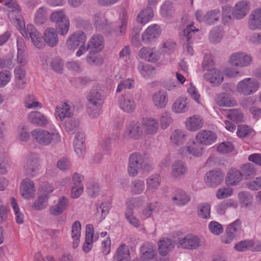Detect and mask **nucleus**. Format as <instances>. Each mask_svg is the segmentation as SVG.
Returning a JSON list of instances; mask_svg holds the SVG:
<instances>
[{
	"instance_id": "obj_1",
	"label": "nucleus",
	"mask_w": 261,
	"mask_h": 261,
	"mask_svg": "<svg viewBox=\"0 0 261 261\" xmlns=\"http://www.w3.org/2000/svg\"><path fill=\"white\" fill-rule=\"evenodd\" d=\"M33 139L43 146L54 145L61 141L59 130L55 127L49 129L36 128L31 132Z\"/></svg>"
},
{
	"instance_id": "obj_2",
	"label": "nucleus",
	"mask_w": 261,
	"mask_h": 261,
	"mask_svg": "<svg viewBox=\"0 0 261 261\" xmlns=\"http://www.w3.org/2000/svg\"><path fill=\"white\" fill-rule=\"evenodd\" d=\"M105 99V96L100 90H94L88 96V112L92 118H96L100 114V111Z\"/></svg>"
},
{
	"instance_id": "obj_3",
	"label": "nucleus",
	"mask_w": 261,
	"mask_h": 261,
	"mask_svg": "<svg viewBox=\"0 0 261 261\" xmlns=\"http://www.w3.org/2000/svg\"><path fill=\"white\" fill-rule=\"evenodd\" d=\"M23 169L24 174L30 177L39 175L40 172L39 155L35 152H31L25 157Z\"/></svg>"
},
{
	"instance_id": "obj_4",
	"label": "nucleus",
	"mask_w": 261,
	"mask_h": 261,
	"mask_svg": "<svg viewBox=\"0 0 261 261\" xmlns=\"http://www.w3.org/2000/svg\"><path fill=\"white\" fill-rule=\"evenodd\" d=\"M260 83L254 77H246L238 82L236 91L244 96H249L256 92L260 88Z\"/></svg>"
},
{
	"instance_id": "obj_5",
	"label": "nucleus",
	"mask_w": 261,
	"mask_h": 261,
	"mask_svg": "<svg viewBox=\"0 0 261 261\" xmlns=\"http://www.w3.org/2000/svg\"><path fill=\"white\" fill-rule=\"evenodd\" d=\"M146 162L144 157L139 152L132 153L128 158L127 173L131 177L137 176L145 168Z\"/></svg>"
},
{
	"instance_id": "obj_6",
	"label": "nucleus",
	"mask_w": 261,
	"mask_h": 261,
	"mask_svg": "<svg viewBox=\"0 0 261 261\" xmlns=\"http://www.w3.org/2000/svg\"><path fill=\"white\" fill-rule=\"evenodd\" d=\"M228 63L233 66L241 68L246 67L251 65L252 58L245 52L237 51L230 55L228 58Z\"/></svg>"
},
{
	"instance_id": "obj_7",
	"label": "nucleus",
	"mask_w": 261,
	"mask_h": 261,
	"mask_svg": "<svg viewBox=\"0 0 261 261\" xmlns=\"http://www.w3.org/2000/svg\"><path fill=\"white\" fill-rule=\"evenodd\" d=\"M20 32L24 37L27 38H30L33 45L36 47L42 48L45 46L41 34L33 24H28L27 29L24 27Z\"/></svg>"
},
{
	"instance_id": "obj_8",
	"label": "nucleus",
	"mask_w": 261,
	"mask_h": 261,
	"mask_svg": "<svg viewBox=\"0 0 261 261\" xmlns=\"http://www.w3.org/2000/svg\"><path fill=\"white\" fill-rule=\"evenodd\" d=\"M221 13L219 9H215L207 11L204 15L202 11L198 10L195 12L196 19L199 22H204L208 25L216 23L221 17Z\"/></svg>"
},
{
	"instance_id": "obj_9",
	"label": "nucleus",
	"mask_w": 261,
	"mask_h": 261,
	"mask_svg": "<svg viewBox=\"0 0 261 261\" xmlns=\"http://www.w3.org/2000/svg\"><path fill=\"white\" fill-rule=\"evenodd\" d=\"M87 40L86 34L81 31L73 32L67 38L66 41L67 47L72 50H74L81 44L85 43Z\"/></svg>"
},
{
	"instance_id": "obj_10",
	"label": "nucleus",
	"mask_w": 261,
	"mask_h": 261,
	"mask_svg": "<svg viewBox=\"0 0 261 261\" xmlns=\"http://www.w3.org/2000/svg\"><path fill=\"white\" fill-rule=\"evenodd\" d=\"M201 245V239L193 234H188L184 237L179 238L177 243L179 247L189 250L196 249Z\"/></svg>"
},
{
	"instance_id": "obj_11",
	"label": "nucleus",
	"mask_w": 261,
	"mask_h": 261,
	"mask_svg": "<svg viewBox=\"0 0 261 261\" xmlns=\"http://www.w3.org/2000/svg\"><path fill=\"white\" fill-rule=\"evenodd\" d=\"M53 191V188L47 185L43 192L40 194L32 204V208L36 211H42L48 205V195Z\"/></svg>"
},
{
	"instance_id": "obj_12",
	"label": "nucleus",
	"mask_w": 261,
	"mask_h": 261,
	"mask_svg": "<svg viewBox=\"0 0 261 261\" xmlns=\"http://www.w3.org/2000/svg\"><path fill=\"white\" fill-rule=\"evenodd\" d=\"M139 198H134L128 199L126 201L127 209L126 211L125 216L129 223L136 227L140 226V222L134 216L133 208L139 206Z\"/></svg>"
},
{
	"instance_id": "obj_13",
	"label": "nucleus",
	"mask_w": 261,
	"mask_h": 261,
	"mask_svg": "<svg viewBox=\"0 0 261 261\" xmlns=\"http://www.w3.org/2000/svg\"><path fill=\"white\" fill-rule=\"evenodd\" d=\"M142 130L145 134L149 136L155 135L159 128L158 119L152 117H145L142 120Z\"/></svg>"
},
{
	"instance_id": "obj_14",
	"label": "nucleus",
	"mask_w": 261,
	"mask_h": 261,
	"mask_svg": "<svg viewBox=\"0 0 261 261\" xmlns=\"http://www.w3.org/2000/svg\"><path fill=\"white\" fill-rule=\"evenodd\" d=\"M224 176V173L222 170H211L206 173L204 181L207 186L215 187L222 182Z\"/></svg>"
},
{
	"instance_id": "obj_15",
	"label": "nucleus",
	"mask_w": 261,
	"mask_h": 261,
	"mask_svg": "<svg viewBox=\"0 0 261 261\" xmlns=\"http://www.w3.org/2000/svg\"><path fill=\"white\" fill-rule=\"evenodd\" d=\"M118 104L120 109L127 113L133 112L136 108V103L135 101L134 98L129 94L120 96L118 100Z\"/></svg>"
},
{
	"instance_id": "obj_16",
	"label": "nucleus",
	"mask_w": 261,
	"mask_h": 261,
	"mask_svg": "<svg viewBox=\"0 0 261 261\" xmlns=\"http://www.w3.org/2000/svg\"><path fill=\"white\" fill-rule=\"evenodd\" d=\"M217 138V135L210 130H200L195 137L197 142L203 145H210L214 143Z\"/></svg>"
},
{
	"instance_id": "obj_17",
	"label": "nucleus",
	"mask_w": 261,
	"mask_h": 261,
	"mask_svg": "<svg viewBox=\"0 0 261 261\" xmlns=\"http://www.w3.org/2000/svg\"><path fill=\"white\" fill-rule=\"evenodd\" d=\"M140 261H156L157 251L155 246L152 243H145L141 248Z\"/></svg>"
},
{
	"instance_id": "obj_18",
	"label": "nucleus",
	"mask_w": 261,
	"mask_h": 261,
	"mask_svg": "<svg viewBox=\"0 0 261 261\" xmlns=\"http://www.w3.org/2000/svg\"><path fill=\"white\" fill-rule=\"evenodd\" d=\"M143 134L141 124L137 121H131L125 127V135L135 140L140 139Z\"/></svg>"
},
{
	"instance_id": "obj_19",
	"label": "nucleus",
	"mask_w": 261,
	"mask_h": 261,
	"mask_svg": "<svg viewBox=\"0 0 261 261\" xmlns=\"http://www.w3.org/2000/svg\"><path fill=\"white\" fill-rule=\"evenodd\" d=\"M243 180L240 170L234 168L229 169L225 177V184L229 187H234L239 185Z\"/></svg>"
},
{
	"instance_id": "obj_20",
	"label": "nucleus",
	"mask_w": 261,
	"mask_h": 261,
	"mask_svg": "<svg viewBox=\"0 0 261 261\" xmlns=\"http://www.w3.org/2000/svg\"><path fill=\"white\" fill-rule=\"evenodd\" d=\"M198 31V29H195L192 24L187 26L184 31L183 40L187 42V44L184 47V51L189 55H192L194 53L190 40L193 38L194 33Z\"/></svg>"
},
{
	"instance_id": "obj_21",
	"label": "nucleus",
	"mask_w": 261,
	"mask_h": 261,
	"mask_svg": "<svg viewBox=\"0 0 261 261\" xmlns=\"http://www.w3.org/2000/svg\"><path fill=\"white\" fill-rule=\"evenodd\" d=\"M152 101L157 109L165 108L169 101L167 92L163 89L155 92L152 96Z\"/></svg>"
},
{
	"instance_id": "obj_22",
	"label": "nucleus",
	"mask_w": 261,
	"mask_h": 261,
	"mask_svg": "<svg viewBox=\"0 0 261 261\" xmlns=\"http://www.w3.org/2000/svg\"><path fill=\"white\" fill-rule=\"evenodd\" d=\"M204 78L215 86L219 85L224 80L223 72L219 69L214 68L208 69Z\"/></svg>"
},
{
	"instance_id": "obj_23",
	"label": "nucleus",
	"mask_w": 261,
	"mask_h": 261,
	"mask_svg": "<svg viewBox=\"0 0 261 261\" xmlns=\"http://www.w3.org/2000/svg\"><path fill=\"white\" fill-rule=\"evenodd\" d=\"M8 17L14 25L20 31L25 27L24 21L21 16L20 9L18 5L16 8H10Z\"/></svg>"
},
{
	"instance_id": "obj_24",
	"label": "nucleus",
	"mask_w": 261,
	"mask_h": 261,
	"mask_svg": "<svg viewBox=\"0 0 261 261\" xmlns=\"http://www.w3.org/2000/svg\"><path fill=\"white\" fill-rule=\"evenodd\" d=\"M98 239V236L96 234L94 237V228L92 224H88L86 227L85 242L83 246V250L85 253L89 252L93 246L94 241Z\"/></svg>"
},
{
	"instance_id": "obj_25",
	"label": "nucleus",
	"mask_w": 261,
	"mask_h": 261,
	"mask_svg": "<svg viewBox=\"0 0 261 261\" xmlns=\"http://www.w3.org/2000/svg\"><path fill=\"white\" fill-rule=\"evenodd\" d=\"M20 190L21 196L25 199L32 198L35 195V185L30 179L26 178L21 181Z\"/></svg>"
},
{
	"instance_id": "obj_26",
	"label": "nucleus",
	"mask_w": 261,
	"mask_h": 261,
	"mask_svg": "<svg viewBox=\"0 0 261 261\" xmlns=\"http://www.w3.org/2000/svg\"><path fill=\"white\" fill-rule=\"evenodd\" d=\"M161 34L160 27L155 24L149 25L142 35V40L146 43L153 41Z\"/></svg>"
},
{
	"instance_id": "obj_27",
	"label": "nucleus",
	"mask_w": 261,
	"mask_h": 261,
	"mask_svg": "<svg viewBox=\"0 0 261 261\" xmlns=\"http://www.w3.org/2000/svg\"><path fill=\"white\" fill-rule=\"evenodd\" d=\"M186 164L181 161L176 160L172 165L171 176L176 179L183 178L187 172Z\"/></svg>"
},
{
	"instance_id": "obj_28",
	"label": "nucleus",
	"mask_w": 261,
	"mask_h": 261,
	"mask_svg": "<svg viewBox=\"0 0 261 261\" xmlns=\"http://www.w3.org/2000/svg\"><path fill=\"white\" fill-rule=\"evenodd\" d=\"M73 114V110L71 106L67 102H64L57 106L55 115L57 120L62 121L65 118L71 117Z\"/></svg>"
},
{
	"instance_id": "obj_29",
	"label": "nucleus",
	"mask_w": 261,
	"mask_h": 261,
	"mask_svg": "<svg viewBox=\"0 0 261 261\" xmlns=\"http://www.w3.org/2000/svg\"><path fill=\"white\" fill-rule=\"evenodd\" d=\"M171 200L174 204L178 206H183L190 201L191 197L185 191L181 189H177L173 192Z\"/></svg>"
},
{
	"instance_id": "obj_30",
	"label": "nucleus",
	"mask_w": 261,
	"mask_h": 261,
	"mask_svg": "<svg viewBox=\"0 0 261 261\" xmlns=\"http://www.w3.org/2000/svg\"><path fill=\"white\" fill-rule=\"evenodd\" d=\"M29 121L37 126L44 127L49 123L47 117L38 111H32L28 115Z\"/></svg>"
},
{
	"instance_id": "obj_31",
	"label": "nucleus",
	"mask_w": 261,
	"mask_h": 261,
	"mask_svg": "<svg viewBox=\"0 0 261 261\" xmlns=\"http://www.w3.org/2000/svg\"><path fill=\"white\" fill-rule=\"evenodd\" d=\"M216 105L222 107H233L237 105L235 99L225 92L219 93L215 98Z\"/></svg>"
},
{
	"instance_id": "obj_32",
	"label": "nucleus",
	"mask_w": 261,
	"mask_h": 261,
	"mask_svg": "<svg viewBox=\"0 0 261 261\" xmlns=\"http://www.w3.org/2000/svg\"><path fill=\"white\" fill-rule=\"evenodd\" d=\"M74 151L79 156H82L86 152L85 135L82 132H78L73 141Z\"/></svg>"
},
{
	"instance_id": "obj_33",
	"label": "nucleus",
	"mask_w": 261,
	"mask_h": 261,
	"mask_svg": "<svg viewBox=\"0 0 261 261\" xmlns=\"http://www.w3.org/2000/svg\"><path fill=\"white\" fill-rule=\"evenodd\" d=\"M249 9V4L246 1H241L236 4L232 14L236 19H242L247 14Z\"/></svg>"
},
{
	"instance_id": "obj_34",
	"label": "nucleus",
	"mask_w": 261,
	"mask_h": 261,
	"mask_svg": "<svg viewBox=\"0 0 261 261\" xmlns=\"http://www.w3.org/2000/svg\"><path fill=\"white\" fill-rule=\"evenodd\" d=\"M43 39L49 47L56 46L58 43V36L56 30L53 28H48L44 32Z\"/></svg>"
},
{
	"instance_id": "obj_35",
	"label": "nucleus",
	"mask_w": 261,
	"mask_h": 261,
	"mask_svg": "<svg viewBox=\"0 0 261 261\" xmlns=\"http://www.w3.org/2000/svg\"><path fill=\"white\" fill-rule=\"evenodd\" d=\"M203 122L202 118L198 115H193L187 118L185 122L186 128L191 132H195L203 126Z\"/></svg>"
},
{
	"instance_id": "obj_36",
	"label": "nucleus",
	"mask_w": 261,
	"mask_h": 261,
	"mask_svg": "<svg viewBox=\"0 0 261 261\" xmlns=\"http://www.w3.org/2000/svg\"><path fill=\"white\" fill-rule=\"evenodd\" d=\"M187 132L182 129L174 130L170 136L171 143L174 146H178L183 144L187 140Z\"/></svg>"
},
{
	"instance_id": "obj_37",
	"label": "nucleus",
	"mask_w": 261,
	"mask_h": 261,
	"mask_svg": "<svg viewBox=\"0 0 261 261\" xmlns=\"http://www.w3.org/2000/svg\"><path fill=\"white\" fill-rule=\"evenodd\" d=\"M68 204V199L62 196L59 199L58 202L49 208L50 214L54 216L61 215L66 210Z\"/></svg>"
},
{
	"instance_id": "obj_38",
	"label": "nucleus",
	"mask_w": 261,
	"mask_h": 261,
	"mask_svg": "<svg viewBox=\"0 0 261 261\" xmlns=\"http://www.w3.org/2000/svg\"><path fill=\"white\" fill-rule=\"evenodd\" d=\"M113 261H130V252L128 247L121 244L116 249Z\"/></svg>"
},
{
	"instance_id": "obj_39",
	"label": "nucleus",
	"mask_w": 261,
	"mask_h": 261,
	"mask_svg": "<svg viewBox=\"0 0 261 261\" xmlns=\"http://www.w3.org/2000/svg\"><path fill=\"white\" fill-rule=\"evenodd\" d=\"M94 25L98 31H102L106 29L109 25V22L106 18V15L102 12L95 13L93 18Z\"/></svg>"
},
{
	"instance_id": "obj_40",
	"label": "nucleus",
	"mask_w": 261,
	"mask_h": 261,
	"mask_svg": "<svg viewBox=\"0 0 261 261\" xmlns=\"http://www.w3.org/2000/svg\"><path fill=\"white\" fill-rule=\"evenodd\" d=\"M248 27L251 30L261 29V9H256L249 15Z\"/></svg>"
},
{
	"instance_id": "obj_41",
	"label": "nucleus",
	"mask_w": 261,
	"mask_h": 261,
	"mask_svg": "<svg viewBox=\"0 0 261 261\" xmlns=\"http://www.w3.org/2000/svg\"><path fill=\"white\" fill-rule=\"evenodd\" d=\"M48 9L42 6L38 8L34 15V22L36 25H43L47 21Z\"/></svg>"
},
{
	"instance_id": "obj_42",
	"label": "nucleus",
	"mask_w": 261,
	"mask_h": 261,
	"mask_svg": "<svg viewBox=\"0 0 261 261\" xmlns=\"http://www.w3.org/2000/svg\"><path fill=\"white\" fill-rule=\"evenodd\" d=\"M188 109L187 98L184 96L177 98L172 106V111L177 114L185 113L188 110Z\"/></svg>"
},
{
	"instance_id": "obj_43",
	"label": "nucleus",
	"mask_w": 261,
	"mask_h": 261,
	"mask_svg": "<svg viewBox=\"0 0 261 261\" xmlns=\"http://www.w3.org/2000/svg\"><path fill=\"white\" fill-rule=\"evenodd\" d=\"M81 224L79 221H75L71 226V238L73 240V247L76 248L78 247L81 238Z\"/></svg>"
},
{
	"instance_id": "obj_44",
	"label": "nucleus",
	"mask_w": 261,
	"mask_h": 261,
	"mask_svg": "<svg viewBox=\"0 0 261 261\" xmlns=\"http://www.w3.org/2000/svg\"><path fill=\"white\" fill-rule=\"evenodd\" d=\"M24 107L28 109H40L42 107V104L37 101L34 94L26 95L23 99Z\"/></svg>"
},
{
	"instance_id": "obj_45",
	"label": "nucleus",
	"mask_w": 261,
	"mask_h": 261,
	"mask_svg": "<svg viewBox=\"0 0 261 261\" xmlns=\"http://www.w3.org/2000/svg\"><path fill=\"white\" fill-rule=\"evenodd\" d=\"M161 183V178L158 175L150 176L146 181L147 188L146 193L147 194L152 193L156 190Z\"/></svg>"
},
{
	"instance_id": "obj_46",
	"label": "nucleus",
	"mask_w": 261,
	"mask_h": 261,
	"mask_svg": "<svg viewBox=\"0 0 261 261\" xmlns=\"http://www.w3.org/2000/svg\"><path fill=\"white\" fill-rule=\"evenodd\" d=\"M153 11L151 7H147L141 10L138 14L137 21L141 24H145L149 21L153 16Z\"/></svg>"
},
{
	"instance_id": "obj_47",
	"label": "nucleus",
	"mask_w": 261,
	"mask_h": 261,
	"mask_svg": "<svg viewBox=\"0 0 261 261\" xmlns=\"http://www.w3.org/2000/svg\"><path fill=\"white\" fill-rule=\"evenodd\" d=\"M110 208V203L108 201H104L97 205L95 217L98 221H101L105 219L108 214Z\"/></svg>"
},
{
	"instance_id": "obj_48",
	"label": "nucleus",
	"mask_w": 261,
	"mask_h": 261,
	"mask_svg": "<svg viewBox=\"0 0 261 261\" xmlns=\"http://www.w3.org/2000/svg\"><path fill=\"white\" fill-rule=\"evenodd\" d=\"M104 44L103 38L100 35H93L88 42V47L90 48L96 49V51L101 50Z\"/></svg>"
},
{
	"instance_id": "obj_49",
	"label": "nucleus",
	"mask_w": 261,
	"mask_h": 261,
	"mask_svg": "<svg viewBox=\"0 0 261 261\" xmlns=\"http://www.w3.org/2000/svg\"><path fill=\"white\" fill-rule=\"evenodd\" d=\"M173 247V242L170 239L163 238L159 242V249L162 255H166Z\"/></svg>"
},
{
	"instance_id": "obj_50",
	"label": "nucleus",
	"mask_w": 261,
	"mask_h": 261,
	"mask_svg": "<svg viewBox=\"0 0 261 261\" xmlns=\"http://www.w3.org/2000/svg\"><path fill=\"white\" fill-rule=\"evenodd\" d=\"M127 19L128 17L126 12L124 11H122L120 15L118 29L115 30L117 36H120L125 33L127 26Z\"/></svg>"
},
{
	"instance_id": "obj_51",
	"label": "nucleus",
	"mask_w": 261,
	"mask_h": 261,
	"mask_svg": "<svg viewBox=\"0 0 261 261\" xmlns=\"http://www.w3.org/2000/svg\"><path fill=\"white\" fill-rule=\"evenodd\" d=\"M29 130L27 125L23 124L19 125L16 130L17 139L22 142H28L30 138Z\"/></svg>"
},
{
	"instance_id": "obj_52",
	"label": "nucleus",
	"mask_w": 261,
	"mask_h": 261,
	"mask_svg": "<svg viewBox=\"0 0 261 261\" xmlns=\"http://www.w3.org/2000/svg\"><path fill=\"white\" fill-rule=\"evenodd\" d=\"M50 21L56 23V24L62 23L69 19L64 10H58L54 11L50 15Z\"/></svg>"
},
{
	"instance_id": "obj_53",
	"label": "nucleus",
	"mask_w": 261,
	"mask_h": 261,
	"mask_svg": "<svg viewBox=\"0 0 261 261\" xmlns=\"http://www.w3.org/2000/svg\"><path fill=\"white\" fill-rule=\"evenodd\" d=\"M51 69L58 74H62L64 70V61L60 58L53 59L49 63Z\"/></svg>"
},
{
	"instance_id": "obj_54",
	"label": "nucleus",
	"mask_w": 261,
	"mask_h": 261,
	"mask_svg": "<svg viewBox=\"0 0 261 261\" xmlns=\"http://www.w3.org/2000/svg\"><path fill=\"white\" fill-rule=\"evenodd\" d=\"M138 68L141 74L145 78H148L155 73V69L150 65L140 63Z\"/></svg>"
},
{
	"instance_id": "obj_55",
	"label": "nucleus",
	"mask_w": 261,
	"mask_h": 261,
	"mask_svg": "<svg viewBox=\"0 0 261 261\" xmlns=\"http://www.w3.org/2000/svg\"><path fill=\"white\" fill-rule=\"evenodd\" d=\"M226 230L230 233L235 238L237 237L241 232V222L239 220H236L230 223L226 228Z\"/></svg>"
},
{
	"instance_id": "obj_56",
	"label": "nucleus",
	"mask_w": 261,
	"mask_h": 261,
	"mask_svg": "<svg viewBox=\"0 0 261 261\" xmlns=\"http://www.w3.org/2000/svg\"><path fill=\"white\" fill-rule=\"evenodd\" d=\"M10 202L14 212L15 219L17 223L22 224L23 223L24 215L20 211L19 207L16 202L15 199L14 197H11L10 199Z\"/></svg>"
},
{
	"instance_id": "obj_57",
	"label": "nucleus",
	"mask_w": 261,
	"mask_h": 261,
	"mask_svg": "<svg viewBox=\"0 0 261 261\" xmlns=\"http://www.w3.org/2000/svg\"><path fill=\"white\" fill-rule=\"evenodd\" d=\"M175 49V42L170 39L165 40L160 49V51L163 54H170L172 53Z\"/></svg>"
},
{
	"instance_id": "obj_58",
	"label": "nucleus",
	"mask_w": 261,
	"mask_h": 261,
	"mask_svg": "<svg viewBox=\"0 0 261 261\" xmlns=\"http://www.w3.org/2000/svg\"><path fill=\"white\" fill-rule=\"evenodd\" d=\"M223 37L222 30L219 28H214L210 32L209 39L211 42L219 43Z\"/></svg>"
},
{
	"instance_id": "obj_59",
	"label": "nucleus",
	"mask_w": 261,
	"mask_h": 261,
	"mask_svg": "<svg viewBox=\"0 0 261 261\" xmlns=\"http://www.w3.org/2000/svg\"><path fill=\"white\" fill-rule=\"evenodd\" d=\"M211 205L208 203L200 204L198 207V215L202 219L210 218Z\"/></svg>"
},
{
	"instance_id": "obj_60",
	"label": "nucleus",
	"mask_w": 261,
	"mask_h": 261,
	"mask_svg": "<svg viewBox=\"0 0 261 261\" xmlns=\"http://www.w3.org/2000/svg\"><path fill=\"white\" fill-rule=\"evenodd\" d=\"M240 169L242 177L243 176L247 177L251 176H254L256 174V168L254 165L250 163H247L242 165Z\"/></svg>"
},
{
	"instance_id": "obj_61",
	"label": "nucleus",
	"mask_w": 261,
	"mask_h": 261,
	"mask_svg": "<svg viewBox=\"0 0 261 261\" xmlns=\"http://www.w3.org/2000/svg\"><path fill=\"white\" fill-rule=\"evenodd\" d=\"M226 115L228 118L234 122H241L244 118L243 113L237 109L228 110Z\"/></svg>"
},
{
	"instance_id": "obj_62",
	"label": "nucleus",
	"mask_w": 261,
	"mask_h": 261,
	"mask_svg": "<svg viewBox=\"0 0 261 261\" xmlns=\"http://www.w3.org/2000/svg\"><path fill=\"white\" fill-rule=\"evenodd\" d=\"M161 12L164 17L171 16L174 13V8L172 3L170 1H166L162 6Z\"/></svg>"
},
{
	"instance_id": "obj_63",
	"label": "nucleus",
	"mask_w": 261,
	"mask_h": 261,
	"mask_svg": "<svg viewBox=\"0 0 261 261\" xmlns=\"http://www.w3.org/2000/svg\"><path fill=\"white\" fill-rule=\"evenodd\" d=\"M254 245V242L253 240H244L237 243L234 248L238 251H245L250 249Z\"/></svg>"
},
{
	"instance_id": "obj_64",
	"label": "nucleus",
	"mask_w": 261,
	"mask_h": 261,
	"mask_svg": "<svg viewBox=\"0 0 261 261\" xmlns=\"http://www.w3.org/2000/svg\"><path fill=\"white\" fill-rule=\"evenodd\" d=\"M145 189L144 182L141 180H135L132 183L131 192L135 194H141Z\"/></svg>"
}]
</instances>
